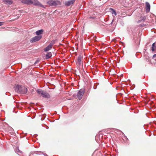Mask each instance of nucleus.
Masks as SVG:
<instances>
[{
  "mask_svg": "<svg viewBox=\"0 0 156 156\" xmlns=\"http://www.w3.org/2000/svg\"><path fill=\"white\" fill-rule=\"evenodd\" d=\"M113 20H114L113 19L111 22V25H112V23H113Z\"/></svg>",
  "mask_w": 156,
  "mask_h": 156,
  "instance_id": "nucleus-23",
  "label": "nucleus"
},
{
  "mask_svg": "<svg viewBox=\"0 0 156 156\" xmlns=\"http://www.w3.org/2000/svg\"><path fill=\"white\" fill-rule=\"evenodd\" d=\"M42 96L43 97L45 98H50V96L49 94L48 93L46 92H43Z\"/></svg>",
  "mask_w": 156,
  "mask_h": 156,
  "instance_id": "nucleus-8",
  "label": "nucleus"
},
{
  "mask_svg": "<svg viewBox=\"0 0 156 156\" xmlns=\"http://www.w3.org/2000/svg\"><path fill=\"white\" fill-rule=\"evenodd\" d=\"M33 4L39 6L41 7L44 8V6L37 0H30V4Z\"/></svg>",
  "mask_w": 156,
  "mask_h": 156,
  "instance_id": "nucleus-1",
  "label": "nucleus"
},
{
  "mask_svg": "<svg viewBox=\"0 0 156 156\" xmlns=\"http://www.w3.org/2000/svg\"><path fill=\"white\" fill-rule=\"evenodd\" d=\"M156 45H155V43H154L152 45V46L151 47V50L152 51H154L156 49Z\"/></svg>",
  "mask_w": 156,
  "mask_h": 156,
  "instance_id": "nucleus-18",
  "label": "nucleus"
},
{
  "mask_svg": "<svg viewBox=\"0 0 156 156\" xmlns=\"http://www.w3.org/2000/svg\"><path fill=\"white\" fill-rule=\"evenodd\" d=\"M19 93L22 94H26L27 91V89L25 87L21 86V88L20 90Z\"/></svg>",
  "mask_w": 156,
  "mask_h": 156,
  "instance_id": "nucleus-4",
  "label": "nucleus"
},
{
  "mask_svg": "<svg viewBox=\"0 0 156 156\" xmlns=\"http://www.w3.org/2000/svg\"><path fill=\"white\" fill-rule=\"evenodd\" d=\"M3 23H4L3 22H0V26H1L2 25H3Z\"/></svg>",
  "mask_w": 156,
  "mask_h": 156,
  "instance_id": "nucleus-21",
  "label": "nucleus"
},
{
  "mask_svg": "<svg viewBox=\"0 0 156 156\" xmlns=\"http://www.w3.org/2000/svg\"><path fill=\"white\" fill-rule=\"evenodd\" d=\"M82 58V57L81 55H79L77 59V61L76 62V63L78 64L79 66L81 65L82 64L81 62V59Z\"/></svg>",
  "mask_w": 156,
  "mask_h": 156,
  "instance_id": "nucleus-7",
  "label": "nucleus"
},
{
  "mask_svg": "<svg viewBox=\"0 0 156 156\" xmlns=\"http://www.w3.org/2000/svg\"><path fill=\"white\" fill-rule=\"evenodd\" d=\"M3 2L9 5H11L13 2L12 0H3Z\"/></svg>",
  "mask_w": 156,
  "mask_h": 156,
  "instance_id": "nucleus-10",
  "label": "nucleus"
},
{
  "mask_svg": "<svg viewBox=\"0 0 156 156\" xmlns=\"http://www.w3.org/2000/svg\"><path fill=\"white\" fill-rule=\"evenodd\" d=\"M21 2L22 3L28 4H30V0H20Z\"/></svg>",
  "mask_w": 156,
  "mask_h": 156,
  "instance_id": "nucleus-13",
  "label": "nucleus"
},
{
  "mask_svg": "<svg viewBox=\"0 0 156 156\" xmlns=\"http://www.w3.org/2000/svg\"><path fill=\"white\" fill-rule=\"evenodd\" d=\"M42 36L41 35L36 36L31 38L30 40L31 43H33L39 41L41 38Z\"/></svg>",
  "mask_w": 156,
  "mask_h": 156,
  "instance_id": "nucleus-3",
  "label": "nucleus"
},
{
  "mask_svg": "<svg viewBox=\"0 0 156 156\" xmlns=\"http://www.w3.org/2000/svg\"><path fill=\"white\" fill-rule=\"evenodd\" d=\"M37 93L39 95H41L42 96L43 92H44V91L42 90H41L40 89H38L37 90Z\"/></svg>",
  "mask_w": 156,
  "mask_h": 156,
  "instance_id": "nucleus-17",
  "label": "nucleus"
},
{
  "mask_svg": "<svg viewBox=\"0 0 156 156\" xmlns=\"http://www.w3.org/2000/svg\"><path fill=\"white\" fill-rule=\"evenodd\" d=\"M146 58H147V59H148V58H147V57Z\"/></svg>",
  "mask_w": 156,
  "mask_h": 156,
  "instance_id": "nucleus-25",
  "label": "nucleus"
},
{
  "mask_svg": "<svg viewBox=\"0 0 156 156\" xmlns=\"http://www.w3.org/2000/svg\"><path fill=\"white\" fill-rule=\"evenodd\" d=\"M52 56L51 52H48L46 55V58L47 59H48L50 58Z\"/></svg>",
  "mask_w": 156,
  "mask_h": 156,
  "instance_id": "nucleus-16",
  "label": "nucleus"
},
{
  "mask_svg": "<svg viewBox=\"0 0 156 156\" xmlns=\"http://www.w3.org/2000/svg\"><path fill=\"white\" fill-rule=\"evenodd\" d=\"M21 86H20L19 85H16L14 87V90L15 91L17 92L18 93H19L20 90V89L21 88Z\"/></svg>",
  "mask_w": 156,
  "mask_h": 156,
  "instance_id": "nucleus-9",
  "label": "nucleus"
},
{
  "mask_svg": "<svg viewBox=\"0 0 156 156\" xmlns=\"http://www.w3.org/2000/svg\"><path fill=\"white\" fill-rule=\"evenodd\" d=\"M110 9L112 11V14H114L115 16H116L117 15L115 11L113 9L110 8Z\"/></svg>",
  "mask_w": 156,
  "mask_h": 156,
  "instance_id": "nucleus-19",
  "label": "nucleus"
},
{
  "mask_svg": "<svg viewBox=\"0 0 156 156\" xmlns=\"http://www.w3.org/2000/svg\"><path fill=\"white\" fill-rule=\"evenodd\" d=\"M36 62H35V64H36Z\"/></svg>",
  "mask_w": 156,
  "mask_h": 156,
  "instance_id": "nucleus-24",
  "label": "nucleus"
},
{
  "mask_svg": "<svg viewBox=\"0 0 156 156\" xmlns=\"http://www.w3.org/2000/svg\"><path fill=\"white\" fill-rule=\"evenodd\" d=\"M156 57V54L154 55L153 56V58H155Z\"/></svg>",
  "mask_w": 156,
  "mask_h": 156,
  "instance_id": "nucleus-22",
  "label": "nucleus"
},
{
  "mask_svg": "<svg viewBox=\"0 0 156 156\" xmlns=\"http://www.w3.org/2000/svg\"><path fill=\"white\" fill-rule=\"evenodd\" d=\"M75 2V0H70L67 1L65 2V4L66 6H69L74 3Z\"/></svg>",
  "mask_w": 156,
  "mask_h": 156,
  "instance_id": "nucleus-5",
  "label": "nucleus"
},
{
  "mask_svg": "<svg viewBox=\"0 0 156 156\" xmlns=\"http://www.w3.org/2000/svg\"><path fill=\"white\" fill-rule=\"evenodd\" d=\"M146 12H150V4L147 2H146Z\"/></svg>",
  "mask_w": 156,
  "mask_h": 156,
  "instance_id": "nucleus-6",
  "label": "nucleus"
},
{
  "mask_svg": "<svg viewBox=\"0 0 156 156\" xmlns=\"http://www.w3.org/2000/svg\"><path fill=\"white\" fill-rule=\"evenodd\" d=\"M84 92L85 90L84 89H81L78 92L77 97L79 100H80L82 99Z\"/></svg>",
  "mask_w": 156,
  "mask_h": 156,
  "instance_id": "nucleus-2",
  "label": "nucleus"
},
{
  "mask_svg": "<svg viewBox=\"0 0 156 156\" xmlns=\"http://www.w3.org/2000/svg\"><path fill=\"white\" fill-rule=\"evenodd\" d=\"M52 45L50 44L48 45L47 47H46L44 49V50L45 51H47L51 48L52 47Z\"/></svg>",
  "mask_w": 156,
  "mask_h": 156,
  "instance_id": "nucleus-11",
  "label": "nucleus"
},
{
  "mask_svg": "<svg viewBox=\"0 0 156 156\" xmlns=\"http://www.w3.org/2000/svg\"><path fill=\"white\" fill-rule=\"evenodd\" d=\"M141 20H140L137 21V23H139L142 21H144L146 19V17L145 16L141 17Z\"/></svg>",
  "mask_w": 156,
  "mask_h": 156,
  "instance_id": "nucleus-15",
  "label": "nucleus"
},
{
  "mask_svg": "<svg viewBox=\"0 0 156 156\" xmlns=\"http://www.w3.org/2000/svg\"><path fill=\"white\" fill-rule=\"evenodd\" d=\"M43 32V30L42 29L39 30L36 32V34L37 35H39L42 34Z\"/></svg>",
  "mask_w": 156,
  "mask_h": 156,
  "instance_id": "nucleus-14",
  "label": "nucleus"
},
{
  "mask_svg": "<svg viewBox=\"0 0 156 156\" xmlns=\"http://www.w3.org/2000/svg\"><path fill=\"white\" fill-rule=\"evenodd\" d=\"M48 4L51 6H54L56 4V2L53 1H50L48 2Z\"/></svg>",
  "mask_w": 156,
  "mask_h": 156,
  "instance_id": "nucleus-12",
  "label": "nucleus"
},
{
  "mask_svg": "<svg viewBox=\"0 0 156 156\" xmlns=\"http://www.w3.org/2000/svg\"><path fill=\"white\" fill-rule=\"evenodd\" d=\"M15 152L17 153H21V151H20L19 149L18 148H17L15 151Z\"/></svg>",
  "mask_w": 156,
  "mask_h": 156,
  "instance_id": "nucleus-20",
  "label": "nucleus"
}]
</instances>
